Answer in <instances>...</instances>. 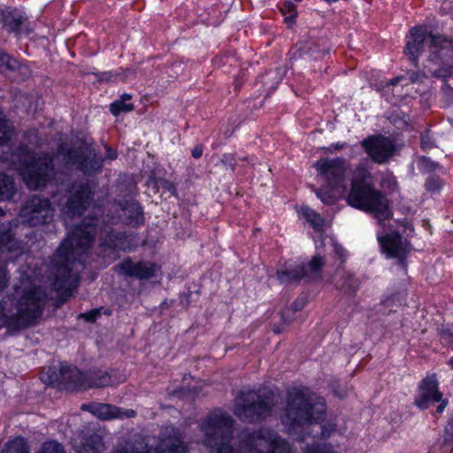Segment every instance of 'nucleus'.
Wrapping results in <instances>:
<instances>
[{"label": "nucleus", "instance_id": "37", "mask_svg": "<svg viewBox=\"0 0 453 453\" xmlns=\"http://www.w3.org/2000/svg\"><path fill=\"white\" fill-rule=\"evenodd\" d=\"M303 215L314 229L323 226L324 219L315 211L306 207L303 209Z\"/></svg>", "mask_w": 453, "mask_h": 453}, {"label": "nucleus", "instance_id": "8", "mask_svg": "<svg viewBox=\"0 0 453 453\" xmlns=\"http://www.w3.org/2000/svg\"><path fill=\"white\" fill-rule=\"evenodd\" d=\"M105 157L95 149L86 146L80 148H70L61 143L58 147V151L63 155V163L66 167H74L90 177L100 173L103 171L105 158L115 160L118 157V151L111 147H105Z\"/></svg>", "mask_w": 453, "mask_h": 453}, {"label": "nucleus", "instance_id": "19", "mask_svg": "<svg viewBox=\"0 0 453 453\" xmlns=\"http://www.w3.org/2000/svg\"><path fill=\"white\" fill-rule=\"evenodd\" d=\"M114 269L120 275L142 280L155 277L159 268L150 261L134 262L130 257H126Z\"/></svg>", "mask_w": 453, "mask_h": 453}, {"label": "nucleus", "instance_id": "60", "mask_svg": "<svg viewBox=\"0 0 453 453\" xmlns=\"http://www.w3.org/2000/svg\"><path fill=\"white\" fill-rule=\"evenodd\" d=\"M280 318H282L281 315H280ZM293 319H294V314H291L290 312H286L285 320L283 319H281V320L286 326H288L293 321Z\"/></svg>", "mask_w": 453, "mask_h": 453}, {"label": "nucleus", "instance_id": "25", "mask_svg": "<svg viewBox=\"0 0 453 453\" xmlns=\"http://www.w3.org/2000/svg\"><path fill=\"white\" fill-rule=\"evenodd\" d=\"M199 384V381H194L190 373H185L182 378V385L173 389L172 396H196L201 389Z\"/></svg>", "mask_w": 453, "mask_h": 453}, {"label": "nucleus", "instance_id": "2", "mask_svg": "<svg viewBox=\"0 0 453 453\" xmlns=\"http://www.w3.org/2000/svg\"><path fill=\"white\" fill-rule=\"evenodd\" d=\"M233 423L232 418L221 410L210 412L201 424L204 445L215 449V453H292L289 444L267 428L242 431L235 451L229 444Z\"/></svg>", "mask_w": 453, "mask_h": 453}, {"label": "nucleus", "instance_id": "59", "mask_svg": "<svg viewBox=\"0 0 453 453\" xmlns=\"http://www.w3.org/2000/svg\"><path fill=\"white\" fill-rule=\"evenodd\" d=\"M160 184L163 187V188L166 189L172 194H174L176 192V188L173 182L166 180H161Z\"/></svg>", "mask_w": 453, "mask_h": 453}, {"label": "nucleus", "instance_id": "49", "mask_svg": "<svg viewBox=\"0 0 453 453\" xmlns=\"http://www.w3.org/2000/svg\"><path fill=\"white\" fill-rule=\"evenodd\" d=\"M309 395H310L309 388H307L305 386L298 385V386H293V387L288 388L285 396L302 397V396H309Z\"/></svg>", "mask_w": 453, "mask_h": 453}, {"label": "nucleus", "instance_id": "6", "mask_svg": "<svg viewBox=\"0 0 453 453\" xmlns=\"http://www.w3.org/2000/svg\"><path fill=\"white\" fill-rule=\"evenodd\" d=\"M28 283L27 288L19 286L15 288L17 312L8 316L3 311L1 328L5 327L11 334L31 326L42 315L47 294L41 287Z\"/></svg>", "mask_w": 453, "mask_h": 453}, {"label": "nucleus", "instance_id": "5", "mask_svg": "<svg viewBox=\"0 0 453 453\" xmlns=\"http://www.w3.org/2000/svg\"><path fill=\"white\" fill-rule=\"evenodd\" d=\"M282 422L289 435L296 441L304 440V431L309 426H319L321 436L328 437L334 429L326 430L319 424L324 419L326 414L325 403L320 398H289Z\"/></svg>", "mask_w": 453, "mask_h": 453}, {"label": "nucleus", "instance_id": "62", "mask_svg": "<svg viewBox=\"0 0 453 453\" xmlns=\"http://www.w3.org/2000/svg\"><path fill=\"white\" fill-rule=\"evenodd\" d=\"M418 77H419V73H417V72H413L411 75H410V79L411 81V82H417L418 80Z\"/></svg>", "mask_w": 453, "mask_h": 453}, {"label": "nucleus", "instance_id": "64", "mask_svg": "<svg viewBox=\"0 0 453 453\" xmlns=\"http://www.w3.org/2000/svg\"><path fill=\"white\" fill-rule=\"evenodd\" d=\"M400 80H401V78H399V77L393 78L388 82V85L395 86L399 82Z\"/></svg>", "mask_w": 453, "mask_h": 453}, {"label": "nucleus", "instance_id": "24", "mask_svg": "<svg viewBox=\"0 0 453 453\" xmlns=\"http://www.w3.org/2000/svg\"><path fill=\"white\" fill-rule=\"evenodd\" d=\"M81 409L88 411L93 415L103 419L119 418L120 416L119 408L107 403L83 404Z\"/></svg>", "mask_w": 453, "mask_h": 453}, {"label": "nucleus", "instance_id": "41", "mask_svg": "<svg viewBox=\"0 0 453 453\" xmlns=\"http://www.w3.org/2000/svg\"><path fill=\"white\" fill-rule=\"evenodd\" d=\"M333 254L334 258L336 259V267L341 268L342 266H343L348 257V251L346 250V249L337 242H334Z\"/></svg>", "mask_w": 453, "mask_h": 453}, {"label": "nucleus", "instance_id": "3", "mask_svg": "<svg viewBox=\"0 0 453 453\" xmlns=\"http://www.w3.org/2000/svg\"><path fill=\"white\" fill-rule=\"evenodd\" d=\"M116 370L89 368L86 371L65 362L58 366H48L40 373L41 380L59 391L84 392L90 388L111 387L120 382Z\"/></svg>", "mask_w": 453, "mask_h": 453}, {"label": "nucleus", "instance_id": "40", "mask_svg": "<svg viewBox=\"0 0 453 453\" xmlns=\"http://www.w3.org/2000/svg\"><path fill=\"white\" fill-rule=\"evenodd\" d=\"M92 74L99 82H116L119 81L118 68L111 71L93 72Z\"/></svg>", "mask_w": 453, "mask_h": 453}, {"label": "nucleus", "instance_id": "7", "mask_svg": "<svg viewBox=\"0 0 453 453\" xmlns=\"http://www.w3.org/2000/svg\"><path fill=\"white\" fill-rule=\"evenodd\" d=\"M12 161L19 164V169L28 188H44L56 176L54 157L45 153L38 157L26 144L17 146L12 154Z\"/></svg>", "mask_w": 453, "mask_h": 453}, {"label": "nucleus", "instance_id": "42", "mask_svg": "<svg viewBox=\"0 0 453 453\" xmlns=\"http://www.w3.org/2000/svg\"><path fill=\"white\" fill-rule=\"evenodd\" d=\"M417 164H418V169L421 172H426V173L434 172L439 166L438 163L431 160V158H429L426 156L419 157L417 161Z\"/></svg>", "mask_w": 453, "mask_h": 453}, {"label": "nucleus", "instance_id": "56", "mask_svg": "<svg viewBox=\"0 0 453 453\" xmlns=\"http://www.w3.org/2000/svg\"><path fill=\"white\" fill-rule=\"evenodd\" d=\"M452 4L453 0H443L440 7V13L441 15L452 13Z\"/></svg>", "mask_w": 453, "mask_h": 453}, {"label": "nucleus", "instance_id": "31", "mask_svg": "<svg viewBox=\"0 0 453 453\" xmlns=\"http://www.w3.org/2000/svg\"><path fill=\"white\" fill-rule=\"evenodd\" d=\"M104 443L100 435L93 434L85 439L81 446L77 449L78 453H101Z\"/></svg>", "mask_w": 453, "mask_h": 453}, {"label": "nucleus", "instance_id": "54", "mask_svg": "<svg viewBox=\"0 0 453 453\" xmlns=\"http://www.w3.org/2000/svg\"><path fill=\"white\" fill-rule=\"evenodd\" d=\"M8 127L4 119L0 118V145L5 143L9 140Z\"/></svg>", "mask_w": 453, "mask_h": 453}, {"label": "nucleus", "instance_id": "1", "mask_svg": "<svg viewBox=\"0 0 453 453\" xmlns=\"http://www.w3.org/2000/svg\"><path fill=\"white\" fill-rule=\"evenodd\" d=\"M100 219L86 217L67 234L50 257V269L54 275L52 286L62 292L65 300L72 296L84 269L81 259L83 254L90 250L96 234L99 235V246L105 250L116 251L121 249L126 241L122 232L113 230L109 225L99 226Z\"/></svg>", "mask_w": 453, "mask_h": 453}, {"label": "nucleus", "instance_id": "39", "mask_svg": "<svg viewBox=\"0 0 453 453\" xmlns=\"http://www.w3.org/2000/svg\"><path fill=\"white\" fill-rule=\"evenodd\" d=\"M19 62L4 51L0 50V70L4 67L10 71H16L19 68Z\"/></svg>", "mask_w": 453, "mask_h": 453}, {"label": "nucleus", "instance_id": "52", "mask_svg": "<svg viewBox=\"0 0 453 453\" xmlns=\"http://www.w3.org/2000/svg\"><path fill=\"white\" fill-rule=\"evenodd\" d=\"M100 315V309H93L88 312L81 313L79 317L83 318L87 322L93 323L96 321Z\"/></svg>", "mask_w": 453, "mask_h": 453}, {"label": "nucleus", "instance_id": "50", "mask_svg": "<svg viewBox=\"0 0 453 453\" xmlns=\"http://www.w3.org/2000/svg\"><path fill=\"white\" fill-rule=\"evenodd\" d=\"M220 162L224 165L230 167L232 171H234L237 165V158L234 153H224L220 158Z\"/></svg>", "mask_w": 453, "mask_h": 453}, {"label": "nucleus", "instance_id": "9", "mask_svg": "<svg viewBox=\"0 0 453 453\" xmlns=\"http://www.w3.org/2000/svg\"><path fill=\"white\" fill-rule=\"evenodd\" d=\"M429 54L426 68L438 79H447L453 74V36L430 34Z\"/></svg>", "mask_w": 453, "mask_h": 453}, {"label": "nucleus", "instance_id": "20", "mask_svg": "<svg viewBox=\"0 0 453 453\" xmlns=\"http://www.w3.org/2000/svg\"><path fill=\"white\" fill-rule=\"evenodd\" d=\"M328 53L329 47L326 38H309L296 44L295 49L290 52V59H298L307 55L317 60Z\"/></svg>", "mask_w": 453, "mask_h": 453}, {"label": "nucleus", "instance_id": "18", "mask_svg": "<svg viewBox=\"0 0 453 453\" xmlns=\"http://www.w3.org/2000/svg\"><path fill=\"white\" fill-rule=\"evenodd\" d=\"M270 398H240L235 404L234 414L243 421L254 422L264 418L271 411Z\"/></svg>", "mask_w": 453, "mask_h": 453}, {"label": "nucleus", "instance_id": "26", "mask_svg": "<svg viewBox=\"0 0 453 453\" xmlns=\"http://www.w3.org/2000/svg\"><path fill=\"white\" fill-rule=\"evenodd\" d=\"M418 396H442L439 391V381L435 373H428L418 383Z\"/></svg>", "mask_w": 453, "mask_h": 453}, {"label": "nucleus", "instance_id": "43", "mask_svg": "<svg viewBox=\"0 0 453 453\" xmlns=\"http://www.w3.org/2000/svg\"><path fill=\"white\" fill-rule=\"evenodd\" d=\"M443 182L441 179L435 175L429 176L425 182V188L426 191L435 193L440 191L442 188Z\"/></svg>", "mask_w": 453, "mask_h": 453}, {"label": "nucleus", "instance_id": "17", "mask_svg": "<svg viewBox=\"0 0 453 453\" xmlns=\"http://www.w3.org/2000/svg\"><path fill=\"white\" fill-rule=\"evenodd\" d=\"M18 224L15 220H0V255L20 256L25 243L16 237Z\"/></svg>", "mask_w": 453, "mask_h": 453}, {"label": "nucleus", "instance_id": "34", "mask_svg": "<svg viewBox=\"0 0 453 453\" xmlns=\"http://www.w3.org/2000/svg\"><path fill=\"white\" fill-rule=\"evenodd\" d=\"M448 404L446 398H419L416 401V405L420 409H431L432 405H436V412L441 413Z\"/></svg>", "mask_w": 453, "mask_h": 453}, {"label": "nucleus", "instance_id": "13", "mask_svg": "<svg viewBox=\"0 0 453 453\" xmlns=\"http://www.w3.org/2000/svg\"><path fill=\"white\" fill-rule=\"evenodd\" d=\"M377 239L386 257L396 259L397 265L406 272L407 257L411 251V242L395 230L384 234L379 233Z\"/></svg>", "mask_w": 453, "mask_h": 453}, {"label": "nucleus", "instance_id": "47", "mask_svg": "<svg viewBox=\"0 0 453 453\" xmlns=\"http://www.w3.org/2000/svg\"><path fill=\"white\" fill-rule=\"evenodd\" d=\"M38 453H65V450L60 443L55 441H50L42 444Z\"/></svg>", "mask_w": 453, "mask_h": 453}, {"label": "nucleus", "instance_id": "4", "mask_svg": "<svg viewBox=\"0 0 453 453\" xmlns=\"http://www.w3.org/2000/svg\"><path fill=\"white\" fill-rule=\"evenodd\" d=\"M372 180L366 165L358 164L346 201L351 207L372 214L382 226L391 218L392 211L386 195L375 188Z\"/></svg>", "mask_w": 453, "mask_h": 453}, {"label": "nucleus", "instance_id": "27", "mask_svg": "<svg viewBox=\"0 0 453 453\" xmlns=\"http://www.w3.org/2000/svg\"><path fill=\"white\" fill-rule=\"evenodd\" d=\"M236 396H280V391L273 383L266 381L257 388L241 390Z\"/></svg>", "mask_w": 453, "mask_h": 453}, {"label": "nucleus", "instance_id": "14", "mask_svg": "<svg viewBox=\"0 0 453 453\" xmlns=\"http://www.w3.org/2000/svg\"><path fill=\"white\" fill-rule=\"evenodd\" d=\"M66 193V201L62 207V211L70 218L82 215L94 200V191L88 181L79 184L72 183L67 188Z\"/></svg>", "mask_w": 453, "mask_h": 453}, {"label": "nucleus", "instance_id": "33", "mask_svg": "<svg viewBox=\"0 0 453 453\" xmlns=\"http://www.w3.org/2000/svg\"><path fill=\"white\" fill-rule=\"evenodd\" d=\"M324 265L325 259L322 256L316 255L312 257V258L308 263V265H306L308 270V276H306V279L314 280L320 278Z\"/></svg>", "mask_w": 453, "mask_h": 453}, {"label": "nucleus", "instance_id": "36", "mask_svg": "<svg viewBox=\"0 0 453 453\" xmlns=\"http://www.w3.org/2000/svg\"><path fill=\"white\" fill-rule=\"evenodd\" d=\"M281 81V77L277 70H270L261 77V82L269 89L274 90Z\"/></svg>", "mask_w": 453, "mask_h": 453}, {"label": "nucleus", "instance_id": "38", "mask_svg": "<svg viewBox=\"0 0 453 453\" xmlns=\"http://www.w3.org/2000/svg\"><path fill=\"white\" fill-rule=\"evenodd\" d=\"M335 190L336 189H332L326 186V188L316 189L315 192L318 198H319L322 203L326 205H332L337 201V197L334 195Z\"/></svg>", "mask_w": 453, "mask_h": 453}, {"label": "nucleus", "instance_id": "23", "mask_svg": "<svg viewBox=\"0 0 453 453\" xmlns=\"http://www.w3.org/2000/svg\"><path fill=\"white\" fill-rule=\"evenodd\" d=\"M308 276V270L304 263H285L276 271V277L282 284L299 283Z\"/></svg>", "mask_w": 453, "mask_h": 453}, {"label": "nucleus", "instance_id": "32", "mask_svg": "<svg viewBox=\"0 0 453 453\" xmlns=\"http://www.w3.org/2000/svg\"><path fill=\"white\" fill-rule=\"evenodd\" d=\"M132 96L127 93H124L120 97L110 104L111 113L117 117L122 112H129L134 111V105L132 103H127L131 100Z\"/></svg>", "mask_w": 453, "mask_h": 453}, {"label": "nucleus", "instance_id": "35", "mask_svg": "<svg viewBox=\"0 0 453 453\" xmlns=\"http://www.w3.org/2000/svg\"><path fill=\"white\" fill-rule=\"evenodd\" d=\"M280 11L283 16H285V22L288 25H293L296 23L297 17V10L296 4L291 1H284L280 6Z\"/></svg>", "mask_w": 453, "mask_h": 453}, {"label": "nucleus", "instance_id": "21", "mask_svg": "<svg viewBox=\"0 0 453 453\" xmlns=\"http://www.w3.org/2000/svg\"><path fill=\"white\" fill-rule=\"evenodd\" d=\"M426 26H416L410 30V36L404 48V53L408 56L414 66H418V58L424 50V43L427 36L430 37Z\"/></svg>", "mask_w": 453, "mask_h": 453}, {"label": "nucleus", "instance_id": "51", "mask_svg": "<svg viewBox=\"0 0 453 453\" xmlns=\"http://www.w3.org/2000/svg\"><path fill=\"white\" fill-rule=\"evenodd\" d=\"M348 147L346 142H337L331 143L329 146L322 147V151L326 154H334L336 151L342 150Z\"/></svg>", "mask_w": 453, "mask_h": 453}, {"label": "nucleus", "instance_id": "58", "mask_svg": "<svg viewBox=\"0 0 453 453\" xmlns=\"http://www.w3.org/2000/svg\"><path fill=\"white\" fill-rule=\"evenodd\" d=\"M203 152V145L197 144L192 149L191 155L194 158L198 159L202 157Z\"/></svg>", "mask_w": 453, "mask_h": 453}, {"label": "nucleus", "instance_id": "44", "mask_svg": "<svg viewBox=\"0 0 453 453\" xmlns=\"http://www.w3.org/2000/svg\"><path fill=\"white\" fill-rule=\"evenodd\" d=\"M435 147V140L431 135L430 130L426 129L420 134V148L426 151Z\"/></svg>", "mask_w": 453, "mask_h": 453}, {"label": "nucleus", "instance_id": "28", "mask_svg": "<svg viewBox=\"0 0 453 453\" xmlns=\"http://www.w3.org/2000/svg\"><path fill=\"white\" fill-rule=\"evenodd\" d=\"M335 286L344 292L355 293L359 288L360 280L350 272L343 271Z\"/></svg>", "mask_w": 453, "mask_h": 453}, {"label": "nucleus", "instance_id": "15", "mask_svg": "<svg viewBox=\"0 0 453 453\" xmlns=\"http://www.w3.org/2000/svg\"><path fill=\"white\" fill-rule=\"evenodd\" d=\"M371 160L378 165L387 164L395 154V142L383 134H371L360 142Z\"/></svg>", "mask_w": 453, "mask_h": 453}, {"label": "nucleus", "instance_id": "45", "mask_svg": "<svg viewBox=\"0 0 453 453\" xmlns=\"http://www.w3.org/2000/svg\"><path fill=\"white\" fill-rule=\"evenodd\" d=\"M438 336L441 343L447 348L453 346V332L449 328L441 327L438 330Z\"/></svg>", "mask_w": 453, "mask_h": 453}, {"label": "nucleus", "instance_id": "55", "mask_svg": "<svg viewBox=\"0 0 453 453\" xmlns=\"http://www.w3.org/2000/svg\"><path fill=\"white\" fill-rule=\"evenodd\" d=\"M381 186L388 188L390 192L397 190V181L394 177H388L382 180Z\"/></svg>", "mask_w": 453, "mask_h": 453}, {"label": "nucleus", "instance_id": "10", "mask_svg": "<svg viewBox=\"0 0 453 453\" xmlns=\"http://www.w3.org/2000/svg\"><path fill=\"white\" fill-rule=\"evenodd\" d=\"M159 441L155 453H187L188 446L184 442L179 429L174 426H165L159 434ZM113 453H150L148 444L143 439L134 442L127 441L116 448Z\"/></svg>", "mask_w": 453, "mask_h": 453}, {"label": "nucleus", "instance_id": "61", "mask_svg": "<svg viewBox=\"0 0 453 453\" xmlns=\"http://www.w3.org/2000/svg\"><path fill=\"white\" fill-rule=\"evenodd\" d=\"M119 414H120V416L119 418H121V417H124V416L127 417V418H132V417L134 416L135 412L133 410H127L125 411H121L119 410Z\"/></svg>", "mask_w": 453, "mask_h": 453}, {"label": "nucleus", "instance_id": "29", "mask_svg": "<svg viewBox=\"0 0 453 453\" xmlns=\"http://www.w3.org/2000/svg\"><path fill=\"white\" fill-rule=\"evenodd\" d=\"M0 453H30L27 440L17 436L8 440L0 449Z\"/></svg>", "mask_w": 453, "mask_h": 453}, {"label": "nucleus", "instance_id": "46", "mask_svg": "<svg viewBox=\"0 0 453 453\" xmlns=\"http://www.w3.org/2000/svg\"><path fill=\"white\" fill-rule=\"evenodd\" d=\"M306 303V297L299 296L297 297L290 307H286L281 311L282 319L285 320L286 312H290L291 314H295L296 311H301Z\"/></svg>", "mask_w": 453, "mask_h": 453}, {"label": "nucleus", "instance_id": "30", "mask_svg": "<svg viewBox=\"0 0 453 453\" xmlns=\"http://www.w3.org/2000/svg\"><path fill=\"white\" fill-rule=\"evenodd\" d=\"M15 194L16 187L13 178L0 172V201H10Z\"/></svg>", "mask_w": 453, "mask_h": 453}, {"label": "nucleus", "instance_id": "48", "mask_svg": "<svg viewBox=\"0 0 453 453\" xmlns=\"http://www.w3.org/2000/svg\"><path fill=\"white\" fill-rule=\"evenodd\" d=\"M303 453H337L330 444L309 445Z\"/></svg>", "mask_w": 453, "mask_h": 453}, {"label": "nucleus", "instance_id": "63", "mask_svg": "<svg viewBox=\"0 0 453 453\" xmlns=\"http://www.w3.org/2000/svg\"><path fill=\"white\" fill-rule=\"evenodd\" d=\"M446 432L453 437V421L447 426Z\"/></svg>", "mask_w": 453, "mask_h": 453}, {"label": "nucleus", "instance_id": "16", "mask_svg": "<svg viewBox=\"0 0 453 453\" xmlns=\"http://www.w3.org/2000/svg\"><path fill=\"white\" fill-rule=\"evenodd\" d=\"M0 25L16 37L29 35L33 32L27 15L17 7L6 6L0 9Z\"/></svg>", "mask_w": 453, "mask_h": 453}, {"label": "nucleus", "instance_id": "11", "mask_svg": "<svg viewBox=\"0 0 453 453\" xmlns=\"http://www.w3.org/2000/svg\"><path fill=\"white\" fill-rule=\"evenodd\" d=\"M349 162L345 157H321L313 167L326 185L332 189H344Z\"/></svg>", "mask_w": 453, "mask_h": 453}, {"label": "nucleus", "instance_id": "57", "mask_svg": "<svg viewBox=\"0 0 453 453\" xmlns=\"http://www.w3.org/2000/svg\"><path fill=\"white\" fill-rule=\"evenodd\" d=\"M8 273L4 267H0V291H3L8 283Z\"/></svg>", "mask_w": 453, "mask_h": 453}, {"label": "nucleus", "instance_id": "22", "mask_svg": "<svg viewBox=\"0 0 453 453\" xmlns=\"http://www.w3.org/2000/svg\"><path fill=\"white\" fill-rule=\"evenodd\" d=\"M118 205L124 212V224L133 228H139L145 223L144 211L142 204L136 200H120Z\"/></svg>", "mask_w": 453, "mask_h": 453}, {"label": "nucleus", "instance_id": "12", "mask_svg": "<svg viewBox=\"0 0 453 453\" xmlns=\"http://www.w3.org/2000/svg\"><path fill=\"white\" fill-rule=\"evenodd\" d=\"M19 216L23 224L35 227L50 223L54 209L49 198L34 195L24 203Z\"/></svg>", "mask_w": 453, "mask_h": 453}, {"label": "nucleus", "instance_id": "53", "mask_svg": "<svg viewBox=\"0 0 453 453\" xmlns=\"http://www.w3.org/2000/svg\"><path fill=\"white\" fill-rule=\"evenodd\" d=\"M119 81H126L128 78L135 76V70L130 67H118Z\"/></svg>", "mask_w": 453, "mask_h": 453}]
</instances>
